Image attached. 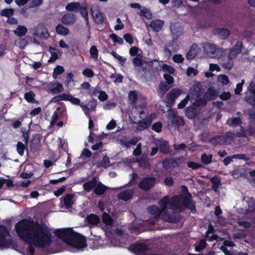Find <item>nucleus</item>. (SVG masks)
Listing matches in <instances>:
<instances>
[{
    "instance_id": "25",
    "label": "nucleus",
    "mask_w": 255,
    "mask_h": 255,
    "mask_svg": "<svg viewBox=\"0 0 255 255\" xmlns=\"http://www.w3.org/2000/svg\"><path fill=\"white\" fill-rule=\"evenodd\" d=\"M203 90L202 86L200 82H198L193 86V88L191 89V94L195 96L197 98L200 97L202 91Z\"/></svg>"
},
{
    "instance_id": "34",
    "label": "nucleus",
    "mask_w": 255,
    "mask_h": 255,
    "mask_svg": "<svg viewBox=\"0 0 255 255\" xmlns=\"http://www.w3.org/2000/svg\"><path fill=\"white\" fill-rule=\"evenodd\" d=\"M35 94L33 91H29L26 93L24 95V98L26 101L30 103H38V101L35 99Z\"/></svg>"
},
{
    "instance_id": "36",
    "label": "nucleus",
    "mask_w": 255,
    "mask_h": 255,
    "mask_svg": "<svg viewBox=\"0 0 255 255\" xmlns=\"http://www.w3.org/2000/svg\"><path fill=\"white\" fill-rule=\"evenodd\" d=\"M217 32L218 36L222 39H226L230 34V31L227 28H222L217 29Z\"/></svg>"
},
{
    "instance_id": "46",
    "label": "nucleus",
    "mask_w": 255,
    "mask_h": 255,
    "mask_svg": "<svg viewBox=\"0 0 255 255\" xmlns=\"http://www.w3.org/2000/svg\"><path fill=\"white\" fill-rule=\"evenodd\" d=\"M65 70L63 67L58 65L54 69L52 74V77L54 79H56L59 75L61 74L64 72Z\"/></svg>"
},
{
    "instance_id": "14",
    "label": "nucleus",
    "mask_w": 255,
    "mask_h": 255,
    "mask_svg": "<svg viewBox=\"0 0 255 255\" xmlns=\"http://www.w3.org/2000/svg\"><path fill=\"white\" fill-rule=\"evenodd\" d=\"M42 136L40 134L36 133L33 135L31 140L29 148L31 152L35 153L39 150L41 146V140Z\"/></svg>"
},
{
    "instance_id": "56",
    "label": "nucleus",
    "mask_w": 255,
    "mask_h": 255,
    "mask_svg": "<svg viewBox=\"0 0 255 255\" xmlns=\"http://www.w3.org/2000/svg\"><path fill=\"white\" fill-rule=\"evenodd\" d=\"M100 90H101V88L98 86L95 88L91 86L90 89L87 92V94L91 97H94L100 92Z\"/></svg>"
},
{
    "instance_id": "18",
    "label": "nucleus",
    "mask_w": 255,
    "mask_h": 255,
    "mask_svg": "<svg viewBox=\"0 0 255 255\" xmlns=\"http://www.w3.org/2000/svg\"><path fill=\"white\" fill-rule=\"evenodd\" d=\"M255 134V128L251 126H249L247 128L241 126V131L238 132L235 135L237 137H247L253 136Z\"/></svg>"
},
{
    "instance_id": "29",
    "label": "nucleus",
    "mask_w": 255,
    "mask_h": 255,
    "mask_svg": "<svg viewBox=\"0 0 255 255\" xmlns=\"http://www.w3.org/2000/svg\"><path fill=\"white\" fill-rule=\"evenodd\" d=\"M172 125L179 128L180 126H183L185 124V122L181 117L174 115L171 120Z\"/></svg>"
},
{
    "instance_id": "7",
    "label": "nucleus",
    "mask_w": 255,
    "mask_h": 255,
    "mask_svg": "<svg viewBox=\"0 0 255 255\" xmlns=\"http://www.w3.org/2000/svg\"><path fill=\"white\" fill-rule=\"evenodd\" d=\"M147 211L148 213L151 215H153L155 216V218H158L161 215V217L163 220L166 221H168L169 222L173 223L175 222V220L172 218V217L169 214H166V213H163L162 214V211L161 210L159 207L155 205H151L147 207Z\"/></svg>"
},
{
    "instance_id": "11",
    "label": "nucleus",
    "mask_w": 255,
    "mask_h": 255,
    "mask_svg": "<svg viewBox=\"0 0 255 255\" xmlns=\"http://www.w3.org/2000/svg\"><path fill=\"white\" fill-rule=\"evenodd\" d=\"M181 90L177 88L172 89L167 94L166 97V106L172 108L175 104V100L181 95Z\"/></svg>"
},
{
    "instance_id": "21",
    "label": "nucleus",
    "mask_w": 255,
    "mask_h": 255,
    "mask_svg": "<svg viewBox=\"0 0 255 255\" xmlns=\"http://www.w3.org/2000/svg\"><path fill=\"white\" fill-rule=\"evenodd\" d=\"M164 25V21L160 19H155L150 21L149 26L155 32L159 31Z\"/></svg>"
},
{
    "instance_id": "63",
    "label": "nucleus",
    "mask_w": 255,
    "mask_h": 255,
    "mask_svg": "<svg viewBox=\"0 0 255 255\" xmlns=\"http://www.w3.org/2000/svg\"><path fill=\"white\" fill-rule=\"evenodd\" d=\"M118 141L121 143V144L124 145L127 148H129V145H128V141H127V138L126 136H119L118 137Z\"/></svg>"
},
{
    "instance_id": "22",
    "label": "nucleus",
    "mask_w": 255,
    "mask_h": 255,
    "mask_svg": "<svg viewBox=\"0 0 255 255\" xmlns=\"http://www.w3.org/2000/svg\"><path fill=\"white\" fill-rule=\"evenodd\" d=\"M133 195V191L131 189H127L125 191H122L118 194V198L119 199L125 201H127L131 199Z\"/></svg>"
},
{
    "instance_id": "60",
    "label": "nucleus",
    "mask_w": 255,
    "mask_h": 255,
    "mask_svg": "<svg viewBox=\"0 0 255 255\" xmlns=\"http://www.w3.org/2000/svg\"><path fill=\"white\" fill-rule=\"evenodd\" d=\"M140 15L144 16L148 19H151L152 17V14L151 11L148 9L141 10Z\"/></svg>"
},
{
    "instance_id": "31",
    "label": "nucleus",
    "mask_w": 255,
    "mask_h": 255,
    "mask_svg": "<svg viewBox=\"0 0 255 255\" xmlns=\"http://www.w3.org/2000/svg\"><path fill=\"white\" fill-rule=\"evenodd\" d=\"M242 120L239 117L230 118L226 122V124L231 127L236 126H242Z\"/></svg>"
},
{
    "instance_id": "48",
    "label": "nucleus",
    "mask_w": 255,
    "mask_h": 255,
    "mask_svg": "<svg viewBox=\"0 0 255 255\" xmlns=\"http://www.w3.org/2000/svg\"><path fill=\"white\" fill-rule=\"evenodd\" d=\"M129 100L131 101L130 104L132 105H135L137 101V94L135 91H131L128 93Z\"/></svg>"
},
{
    "instance_id": "49",
    "label": "nucleus",
    "mask_w": 255,
    "mask_h": 255,
    "mask_svg": "<svg viewBox=\"0 0 255 255\" xmlns=\"http://www.w3.org/2000/svg\"><path fill=\"white\" fill-rule=\"evenodd\" d=\"M234 60L227 58V60L226 62L223 63L222 65V68L226 70H231L234 66Z\"/></svg>"
},
{
    "instance_id": "19",
    "label": "nucleus",
    "mask_w": 255,
    "mask_h": 255,
    "mask_svg": "<svg viewBox=\"0 0 255 255\" xmlns=\"http://www.w3.org/2000/svg\"><path fill=\"white\" fill-rule=\"evenodd\" d=\"M48 90L53 94H58L63 91V85L57 81L50 82L48 86Z\"/></svg>"
},
{
    "instance_id": "35",
    "label": "nucleus",
    "mask_w": 255,
    "mask_h": 255,
    "mask_svg": "<svg viewBox=\"0 0 255 255\" xmlns=\"http://www.w3.org/2000/svg\"><path fill=\"white\" fill-rule=\"evenodd\" d=\"M197 47V45L196 44H194L192 46H191L189 51L186 54V58L187 59L191 60L195 58L197 53V51L196 50Z\"/></svg>"
},
{
    "instance_id": "32",
    "label": "nucleus",
    "mask_w": 255,
    "mask_h": 255,
    "mask_svg": "<svg viewBox=\"0 0 255 255\" xmlns=\"http://www.w3.org/2000/svg\"><path fill=\"white\" fill-rule=\"evenodd\" d=\"M88 223L91 225H97L100 222V217L94 214H91L87 218Z\"/></svg>"
},
{
    "instance_id": "23",
    "label": "nucleus",
    "mask_w": 255,
    "mask_h": 255,
    "mask_svg": "<svg viewBox=\"0 0 255 255\" xmlns=\"http://www.w3.org/2000/svg\"><path fill=\"white\" fill-rule=\"evenodd\" d=\"M48 51L51 54V57L48 60L49 63H53L58 59V54L60 53V51L58 49L52 46H50L48 49Z\"/></svg>"
},
{
    "instance_id": "45",
    "label": "nucleus",
    "mask_w": 255,
    "mask_h": 255,
    "mask_svg": "<svg viewBox=\"0 0 255 255\" xmlns=\"http://www.w3.org/2000/svg\"><path fill=\"white\" fill-rule=\"evenodd\" d=\"M110 162V158L107 156H105L103 157L102 160L98 164V167H104L107 168L110 166L109 163Z\"/></svg>"
},
{
    "instance_id": "10",
    "label": "nucleus",
    "mask_w": 255,
    "mask_h": 255,
    "mask_svg": "<svg viewBox=\"0 0 255 255\" xmlns=\"http://www.w3.org/2000/svg\"><path fill=\"white\" fill-rule=\"evenodd\" d=\"M128 250L137 255H145L148 248L145 244L137 241L131 244Z\"/></svg>"
},
{
    "instance_id": "44",
    "label": "nucleus",
    "mask_w": 255,
    "mask_h": 255,
    "mask_svg": "<svg viewBox=\"0 0 255 255\" xmlns=\"http://www.w3.org/2000/svg\"><path fill=\"white\" fill-rule=\"evenodd\" d=\"M66 101H69L74 105L79 106L81 101L77 98L74 97L72 95L67 94Z\"/></svg>"
},
{
    "instance_id": "52",
    "label": "nucleus",
    "mask_w": 255,
    "mask_h": 255,
    "mask_svg": "<svg viewBox=\"0 0 255 255\" xmlns=\"http://www.w3.org/2000/svg\"><path fill=\"white\" fill-rule=\"evenodd\" d=\"M66 93H63L62 94L56 96L52 98L51 100V102L52 103H58L59 102L61 101H66Z\"/></svg>"
},
{
    "instance_id": "20",
    "label": "nucleus",
    "mask_w": 255,
    "mask_h": 255,
    "mask_svg": "<svg viewBox=\"0 0 255 255\" xmlns=\"http://www.w3.org/2000/svg\"><path fill=\"white\" fill-rule=\"evenodd\" d=\"M76 15L73 13H67L61 18V22L65 25L73 24L76 21Z\"/></svg>"
},
{
    "instance_id": "62",
    "label": "nucleus",
    "mask_w": 255,
    "mask_h": 255,
    "mask_svg": "<svg viewBox=\"0 0 255 255\" xmlns=\"http://www.w3.org/2000/svg\"><path fill=\"white\" fill-rule=\"evenodd\" d=\"M239 54H240L232 48L230 49L227 58L234 60Z\"/></svg>"
},
{
    "instance_id": "24",
    "label": "nucleus",
    "mask_w": 255,
    "mask_h": 255,
    "mask_svg": "<svg viewBox=\"0 0 255 255\" xmlns=\"http://www.w3.org/2000/svg\"><path fill=\"white\" fill-rule=\"evenodd\" d=\"M97 178L96 177H93L91 181L85 182L83 185V188L84 191L87 192H90L93 188H95L97 185Z\"/></svg>"
},
{
    "instance_id": "54",
    "label": "nucleus",
    "mask_w": 255,
    "mask_h": 255,
    "mask_svg": "<svg viewBox=\"0 0 255 255\" xmlns=\"http://www.w3.org/2000/svg\"><path fill=\"white\" fill-rule=\"evenodd\" d=\"M26 149L25 145L21 142L18 141L16 144V150L18 153L22 156L24 154V150Z\"/></svg>"
},
{
    "instance_id": "6",
    "label": "nucleus",
    "mask_w": 255,
    "mask_h": 255,
    "mask_svg": "<svg viewBox=\"0 0 255 255\" xmlns=\"http://www.w3.org/2000/svg\"><path fill=\"white\" fill-rule=\"evenodd\" d=\"M68 11H79L84 18L87 25L89 24L88 10L87 5H81L79 2H72L68 3L65 7Z\"/></svg>"
},
{
    "instance_id": "1",
    "label": "nucleus",
    "mask_w": 255,
    "mask_h": 255,
    "mask_svg": "<svg viewBox=\"0 0 255 255\" xmlns=\"http://www.w3.org/2000/svg\"><path fill=\"white\" fill-rule=\"evenodd\" d=\"M15 229L19 238L29 244L28 251L30 255L35 253L32 245L42 248L49 247L52 243V234L49 228L31 218L20 220L16 224Z\"/></svg>"
},
{
    "instance_id": "42",
    "label": "nucleus",
    "mask_w": 255,
    "mask_h": 255,
    "mask_svg": "<svg viewBox=\"0 0 255 255\" xmlns=\"http://www.w3.org/2000/svg\"><path fill=\"white\" fill-rule=\"evenodd\" d=\"M95 22L98 24H102L104 22L103 14L99 11H97L93 15Z\"/></svg>"
},
{
    "instance_id": "12",
    "label": "nucleus",
    "mask_w": 255,
    "mask_h": 255,
    "mask_svg": "<svg viewBox=\"0 0 255 255\" xmlns=\"http://www.w3.org/2000/svg\"><path fill=\"white\" fill-rule=\"evenodd\" d=\"M179 49V45L176 40L172 39L165 43L163 53L165 57L169 58L172 55V51L176 52Z\"/></svg>"
},
{
    "instance_id": "55",
    "label": "nucleus",
    "mask_w": 255,
    "mask_h": 255,
    "mask_svg": "<svg viewBox=\"0 0 255 255\" xmlns=\"http://www.w3.org/2000/svg\"><path fill=\"white\" fill-rule=\"evenodd\" d=\"M137 162L139 166L144 169H148L150 166V164L148 160L144 158H141L137 160Z\"/></svg>"
},
{
    "instance_id": "4",
    "label": "nucleus",
    "mask_w": 255,
    "mask_h": 255,
    "mask_svg": "<svg viewBox=\"0 0 255 255\" xmlns=\"http://www.w3.org/2000/svg\"><path fill=\"white\" fill-rule=\"evenodd\" d=\"M17 247L11 239L9 229L4 225H0V249L8 248L15 249Z\"/></svg>"
},
{
    "instance_id": "33",
    "label": "nucleus",
    "mask_w": 255,
    "mask_h": 255,
    "mask_svg": "<svg viewBox=\"0 0 255 255\" xmlns=\"http://www.w3.org/2000/svg\"><path fill=\"white\" fill-rule=\"evenodd\" d=\"M197 114V110L195 107L190 106L186 109L185 116L188 119H194L196 117Z\"/></svg>"
},
{
    "instance_id": "47",
    "label": "nucleus",
    "mask_w": 255,
    "mask_h": 255,
    "mask_svg": "<svg viewBox=\"0 0 255 255\" xmlns=\"http://www.w3.org/2000/svg\"><path fill=\"white\" fill-rule=\"evenodd\" d=\"M172 86L168 85L167 83L161 82L159 85V89L162 94H164Z\"/></svg>"
},
{
    "instance_id": "40",
    "label": "nucleus",
    "mask_w": 255,
    "mask_h": 255,
    "mask_svg": "<svg viewBox=\"0 0 255 255\" xmlns=\"http://www.w3.org/2000/svg\"><path fill=\"white\" fill-rule=\"evenodd\" d=\"M213 155L211 154L207 155L205 153L202 154L201 157V161L203 164L208 165L212 162Z\"/></svg>"
},
{
    "instance_id": "58",
    "label": "nucleus",
    "mask_w": 255,
    "mask_h": 255,
    "mask_svg": "<svg viewBox=\"0 0 255 255\" xmlns=\"http://www.w3.org/2000/svg\"><path fill=\"white\" fill-rule=\"evenodd\" d=\"M243 47V42L241 41H238L232 48L238 53L240 54L242 52Z\"/></svg>"
},
{
    "instance_id": "8",
    "label": "nucleus",
    "mask_w": 255,
    "mask_h": 255,
    "mask_svg": "<svg viewBox=\"0 0 255 255\" xmlns=\"http://www.w3.org/2000/svg\"><path fill=\"white\" fill-rule=\"evenodd\" d=\"M185 160V158L183 156L175 158H166L162 161V166L165 169L175 168L184 163Z\"/></svg>"
},
{
    "instance_id": "59",
    "label": "nucleus",
    "mask_w": 255,
    "mask_h": 255,
    "mask_svg": "<svg viewBox=\"0 0 255 255\" xmlns=\"http://www.w3.org/2000/svg\"><path fill=\"white\" fill-rule=\"evenodd\" d=\"M162 69L163 72L168 73L169 74H173L175 72V69L173 67L166 64H164L162 65Z\"/></svg>"
},
{
    "instance_id": "41",
    "label": "nucleus",
    "mask_w": 255,
    "mask_h": 255,
    "mask_svg": "<svg viewBox=\"0 0 255 255\" xmlns=\"http://www.w3.org/2000/svg\"><path fill=\"white\" fill-rule=\"evenodd\" d=\"M133 107L132 108L130 115L129 116V118L131 120H136V115L137 113L139 111V110L140 109H143V106H136L135 105H133Z\"/></svg>"
},
{
    "instance_id": "26",
    "label": "nucleus",
    "mask_w": 255,
    "mask_h": 255,
    "mask_svg": "<svg viewBox=\"0 0 255 255\" xmlns=\"http://www.w3.org/2000/svg\"><path fill=\"white\" fill-rule=\"evenodd\" d=\"M74 197V194H67L64 197L61 198L63 199V202L65 206L69 209L72 207L73 205V199Z\"/></svg>"
},
{
    "instance_id": "13",
    "label": "nucleus",
    "mask_w": 255,
    "mask_h": 255,
    "mask_svg": "<svg viewBox=\"0 0 255 255\" xmlns=\"http://www.w3.org/2000/svg\"><path fill=\"white\" fill-rule=\"evenodd\" d=\"M156 184V178L154 177H145L139 182L138 187L144 191H148Z\"/></svg>"
},
{
    "instance_id": "51",
    "label": "nucleus",
    "mask_w": 255,
    "mask_h": 255,
    "mask_svg": "<svg viewBox=\"0 0 255 255\" xmlns=\"http://www.w3.org/2000/svg\"><path fill=\"white\" fill-rule=\"evenodd\" d=\"M90 54L91 57L95 60H98V50L96 46H92L90 49Z\"/></svg>"
},
{
    "instance_id": "39",
    "label": "nucleus",
    "mask_w": 255,
    "mask_h": 255,
    "mask_svg": "<svg viewBox=\"0 0 255 255\" xmlns=\"http://www.w3.org/2000/svg\"><path fill=\"white\" fill-rule=\"evenodd\" d=\"M210 181L212 183V189L215 192L218 191V189L220 185H221V182L220 179L217 177L214 176L211 178Z\"/></svg>"
},
{
    "instance_id": "5",
    "label": "nucleus",
    "mask_w": 255,
    "mask_h": 255,
    "mask_svg": "<svg viewBox=\"0 0 255 255\" xmlns=\"http://www.w3.org/2000/svg\"><path fill=\"white\" fill-rule=\"evenodd\" d=\"M204 49L208 56L214 58H221L225 56L227 53V49H224L210 43H206L204 45Z\"/></svg>"
},
{
    "instance_id": "61",
    "label": "nucleus",
    "mask_w": 255,
    "mask_h": 255,
    "mask_svg": "<svg viewBox=\"0 0 255 255\" xmlns=\"http://www.w3.org/2000/svg\"><path fill=\"white\" fill-rule=\"evenodd\" d=\"M208 100L205 97V95L204 97L202 98H197L196 101H195V105L197 106H205L206 105L207 101Z\"/></svg>"
},
{
    "instance_id": "64",
    "label": "nucleus",
    "mask_w": 255,
    "mask_h": 255,
    "mask_svg": "<svg viewBox=\"0 0 255 255\" xmlns=\"http://www.w3.org/2000/svg\"><path fill=\"white\" fill-rule=\"evenodd\" d=\"M162 128V125L161 122H158L155 123L153 124L152 126L151 129L156 131V132H161Z\"/></svg>"
},
{
    "instance_id": "28",
    "label": "nucleus",
    "mask_w": 255,
    "mask_h": 255,
    "mask_svg": "<svg viewBox=\"0 0 255 255\" xmlns=\"http://www.w3.org/2000/svg\"><path fill=\"white\" fill-rule=\"evenodd\" d=\"M158 149L160 152L164 154H168L170 152V148L169 145V143L166 140L162 141L158 145Z\"/></svg>"
},
{
    "instance_id": "50",
    "label": "nucleus",
    "mask_w": 255,
    "mask_h": 255,
    "mask_svg": "<svg viewBox=\"0 0 255 255\" xmlns=\"http://www.w3.org/2000/svg\"><path fill=\"white\" fill-rule=\"evenodd\" d=\"M102 220L104 223L108 225H111L113 223L112 217L108 213L106 212L103 214Z\"/></svg>"
},
{
    "instance_id": "37",
    "label": "nucleus",
    "mask_w": 255,
    "mask_h": 255,
    "mask_svg": "<svg viewBox=\"0 0 255 255\" xmlns=\"http://www.w3.org/2000/svg\"><path fill=\"white\" fill-rule=\"evenodd\" d=\"M27 32V29L24 26L18 25L16 30L14 31V33L19 37H21L25 35Z\"/></svg>"
},
{
    "instance_id": "27",
    "label": "nucleus",
    "mask_w": 255,
    "mask_h": 255,
    "mask_svg": "<svg viewBox=\"0 0 255 255\" xmlns=\"http://www.w3.org/2000/svg\"><path fill=\"white\" fill-rule=\"evenodd\" d=\"M108 189V187L102 184L101 182L97 181V185L96 187H95V189L94 190V193L97 195H103Z\"/></svg>"
},
{
    "instance_id": "15",
    "label": "nucleus",
    "mask_w": 255,
    "mask_h": 255,
    "mask_svg": "<svg viewBox=\"0 0 255 255\" xmlns=\"http://www.w3.org/2000/svg\"><path fill=\"white\" fill-rule=\"evenodd\" d=\"M142 120L137 121L131 120L133 124L137 125V129L139 130H143L147 128L151 125L152 119L150 116H147L144 117V119H142Z\"/></svg>"
},
{
    "instance_id": "3",
    "label": "nucleus",
    "mask_w": 255,
    "mask_h": 255,
    "mask_svg": "<svg viewBox=\"0 0 255 255\" xmlns=\"http://www.w3.org/2000/svg\"><path fill=\"white\" fill-rule=\"evenodd\" d=\"M182 194L175 195L172 197L171 203L172 205L178 206L180 203L183 208L188 209L192 213H196V202L193 200L191 194L188 191L187 186L183 185L181 187Z\"/></svg>"
},
{
    "instance_id": "16",
    "label": "nucleus",
    "mask_w": 255,
    "mask_h": 255,
    "mask_svg": "<svg viewBox=\"0 0 255 255\" xmlns=\"http://www.w3.org/2000/svg\"><path fill=\"white\" fill-rule=\"evenodd\" d=\"M33 34L34 35H36L40 38L46 39L49 36V33L48 32L47 28L43 24L41 23L37 24L34 30Z\"/></svg>"
},
{
    "instance_id": "17",
    "label": "nucleus",
    "mask_w": 255,
    "mask_h": 255,
    "mask_svg": "<svg viewBox=\"0 0 255 255\" xmlns=\"http://www.w3.org/2000/svg\"><path fill=\"white\" fill-rule=\"evenodd\" d=\"M170 28L171 33L176 37V39L182 35L184 32V27L179 22L171 23Z\"/></svg>"
},
{
    "instance_id": "57",
    "label": "nucleus",
    "mask_w": 255,
    "mask_h": 255,
    "mask_svg": "<svg viewBox=\"0 0 255 255\" xmlns=\"http://www.w3.org/2000/svg\"><path fill=\"white\" fill-rule=\"evenodd\" d=\"M110 38H111L114 42L118 43L120 45H123L124 43V40L123 38L118 36L116 34L113 33L110 35Z\"/></svg>"
},
{
    "instance_id": "9",
    "label": "nucleus",
    "mask_w": 255,
    "mask_h": 255,
    "mask_svg": "<svg viewBox=\"0 0 255 255\" xmlns=\"http://www.w3.org/2000/svg\"><path fill=\"white\" fill-rule=\"evenodd\" d=\"M172 200V197L171 198H169L168 196H165L161 199H160L159 201V205L161 207V210L162 211V212L165 211L167 209V205H169L171 209H177L181 211L184 210V209L182 207L181 204H179L178 206H175L172 205L171 203Z\"/></svg>"
},
{
    "instance_id": "43",
    "label": "nucleus",
    "mask_w": 255,
    "mask_h": 255,
    "mask_svg": "<svg viewBox=\"0 0 255 255\" xmlns=\"http://www.w3.org/2000/svg\"><path fill=\"white\" fill-rule=\"evenodd\" d=\"M142 56L141 54H138L135 57L132 59V63L134 67H141L143 64Z\"/></svg>"
},
{
    "instance_id": "38",
    "label": "nucleus",
    "mask_w": 255,
    "mask_h": 255,
    "mask_svg": "<svg viewBox=\"0 0 255 255\" xmlns=\"http://www.w3.org/2000/svg\"><path fill=\"white\" fill-rule=\"evenodd\" d=\"M56 32L61 35H66L68 34L69 30L66 27L64 26L61 24H58L56 27Z\"/></svg>"
},
{
    "instance_id": "53",
    "label": "nucleus",
    "mask_w": 255,
    "mask_h": 255,
    "mask_svg": "<svg viewBox=\"0 0 255 255\" xmlns=\"http://www.w3.org/2000/svg\"><path fill=\"white\" fill-rule=\"evenodd\" d=\"M14 11L13 8H4L2 9L0 14L8 18L14 14Z\"/></svg>"
},
{
    "instance_id": "30",
    "label": "nucleus",
    "mask_w": 255,
    "mask_h": 255,
    "mask_svg": "<svg viewBox=\"0 0 255 255\" xmlns=\"http://www.w3.org/2000/svg\"><path fill=\"white\" fill-rule=\"evenodd\" d=\"M218 96L217 91L213 88L210 87L208 89V91L205 94V97L208 101L214 100Z\"/></svg>"
},
{
    "instance_id": "2",
    "label": "nucleus",
    "mask_w": 255,
    "mask_h": 255,
    "mask_svg": "<svg viewBox=\"0 0 255 255\" xmlns=\"http://www.w3.org/2000/svg\"><path fill=\"white\" fill-rule=\"evenodd\" d=\"M54 234L66 244L76 249H81L86 247V238L75 232L72 228L56 229Z\"/></svg>"
}]
</instances>
